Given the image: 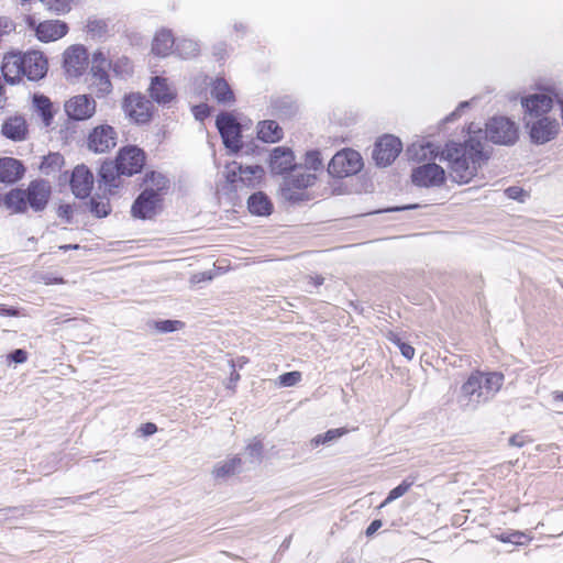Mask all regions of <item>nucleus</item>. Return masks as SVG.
Wrapping results in <instances>:
<instances>
[{
  "instance_id": "nucleus-45",
  "label": "nucleus",
  "mask_w": 563,
  "mask_h": 563,
  "mask_svg": "<svg viewBox=\"0 0 563 563\" xmlns=\"http://www.w3.org/2000/svg\"><path fill=\"white\" fill-rule=\"evenodd\" d=\"M154 329L159 333H169L178 331L184 327V323L178 320H159L153 323Z\"/></svg>"
},
{
  "instance_id": "nucleus-7",
  "label": "nucleus",
  "mask_w": 563,
  "mask_h": 563,
  "mask_svg": "<svg viewBox=\"0 0 563 563\" xmlns=\"http://www.w3.org/2000/svg\"><path fill=\"white\" fill-rule=\"evenodd\" d=\"M530 141L536 145H543L554 140L560 132L559 121L554 118L542 117L526 121Z\"/></svg>"
},
{
  "instance_id": "nucleus-31",
  "label": "nucleus",
  "mask_w": 563,
  "mask_h": 563,
  "mask_svg": "<svg viewBox=\"0 0 563 563\" xmlns=\"http://www.w3.org/2000/svg\"><path fill=\"white\" fill-rule=\"evenodd\" d=\"M257 135L266 143H274L283 137V130L276 121L266 120L258 124Z\"/></svg>"
},
{
  "instance_id": "nucleus-35",
  "label": "nucleus",
  "mask_w": 563,
  "mask_h": 563,
  "mask_svg": "<svg viewBox=\"0 0 563 563\" xmlns=\"http://www.w3.org/2000/svg\"><path fill=\"white\" fill-rule=\"evenodd\" d=\"M294 174L289 179V184L296 188H307L314 184L316 175L311 172L303 170L302 167H296L292 169Z\"/></svg>"
},
{
  "instance_id": "nucleus-8",
  "label": "nucleus",
  "mask_w": 563,
  "mask_h": 563,
  "mask_svg": "<svg viewBox=\"0 0 563 563\" xmlns=\"http://www.w3.org/2000/svg\"><path fill=\"white\" fill-rule=\"evenodd\" d=\"M554 87H547L541 92H534L520 98L521 107L525 113L531 119L548 117L547 114L552 110L555 98L550 91Z\"/></svg>"
},
{
  "instance_id": "nucleus-24",
  "label": "nucleus",
  "mask_w": 563,
  "mask_h": 563,
  "mask_svg": "<svg viewBox=\"0 0 563 563\" xmlns=\"http://www.w3.org/2000/svg\"><path fill=\"white\" fill-rule=\"evenodd\" d=\"M23 164L13 157L0 158V183L14 184L24 175Z\"/></svg>"
},
{
  "instance_id": "nucleus-64",
  "label": "nucleus",
  "mask_w": 563,
  "mask_h": 563,
  "mask_svg": "<svg viewBox=\"0 0 563 563\" xmlns=\"http://www.w3.org/2000/svg\"><path fill=\"white\" fill-rule=\"evenodd\" d=\"M235 362V366L243 367L244 364H246L247 360L245 357H239Z\"/></svg>"
},
{
  "instance_id": "nucleus-5",
  "label": "nucleus",
  "mask_w": 563,
  "mask_h": 563,
  "mask_svg": "<svg viewBox=\"0 0 563 563\" xmlns=\"http://www.w3.org/2000/svg\"><path fill=\"white\" fill-rule=\"evenodd\" d=\"M111 62L102 51L93 53L91 58L90 81L89 87L98 97H103L111 92L112 85L108 75Z\"/></svg>"
},
{
  "instance_id": "nucleus-34",
  "label": "nucleus",
  "mask_w": 563,
  "mask_h": 563,
  "mask_svg": "<svg viewBox=\"0 0 563 563\" xmlns=\"http://www.w3.org/2000/svg\"><path fill=\"white\" fill-rule=\"evenodd\" d=\"M241 466V459L239 456H232L225 461L217 463L213 467L212 474L216 478H225L235 472Z\"/></svg>"
},
{
  "instance_id": "nucleus-43",
  "label": "nucleus",
  "mask_w": 563,
  "mask_h": 563,
  "mask_svg": "<svg viewBox=\"0 0 563 563\" xmlns=\"http://www.w3.org/2000/svg\"><path fill=\"white\" fill-rule=\"evenodd\" d=\"M110 68L121 78H125L132 74V64L126 57H120L115 62H111Z\"/></svg>"
},
{
  "instance_id": "nucleus-55",
  "label": "nucleus",
  "mask_w": 563,
  "mask_h": 563,
  "mask_svg": "<svg viewBox=\"0 0 563 563\" xmlns=\"http://www.w3.org/2000/svg\"><path fill=\"white\" fill-rule=\"evenodd\" d=\"M156 431H157V427H156V424H154V423H152V422L144 423V424H142V426H141V428H140V432H141L144 437L152 435V434H154Z\"/></svg>"
},
{
  "instance_id": "nucleus-11",
  "label": "nucleus",
  "mask_w": 563,
  "mask_h": 563,
  "mask_svg": "<svg viewBox=\"0 0 563 563\" xmlns=\"http://www.w3.org/2000/svg\"><path fill=\"white\" fill-rule=\"evenodd\" d=\"M96 100L89 95L74 96L64 104L68 118L75 121L90 119L96 112Z\"/></svg>"
},
{
  "instance_id": "nucleus-53",
  "label": "nucleus",
  "mask_w": 563,
  "mask_h": 563,
  "mask_svg": "<svg viewBox=\"0 0 563 563\" xmlns=\"http://www.w3.org/2000/svg\"><path fill=\"white\" fill-rule=\"evenodd\" d=\"M230 365L232 367V372L230 374L227 387L229 389L234 390L236 383L240 380V374L235 371V362H234V360L230 361Z\"/></svg>"
},
{
  "instance_id": "nucleus-18",
  "label": "nucleus",
  "mask_w": 563,
  "mask_h": 563,
  "mask_svg": "<svg viewBox=\"0 0 563 563\" xmlns=\"http://www.w3.org/2000/svg\"><path fill=\"white\" fill-rule=\"evenodd\" d=\"M27 207L38 212L46 208L49 196L51 186L48 181L43 179L33 180L25 189Z\"/></svg>"
},
{
  "instance_id": "nucleus-1",
  "label": "nucleus",
  "mask_w": 563,
  "mask_h": 563,
  "mask_svg": "<svg viewBox=\"0 0 563 563\" xmlns=\"http://www.w3.org/2000/svg\"><path fill=\"white\" fill-rule=\"evenodd\" d=\"M483 132L470 136L465 143L450 142L441 152L440 161H446L451 169L450 177L459 184H466L473 179L477 166L484 158Z\"/></svg>"
},
{
  "instance_id": "nucleus-9",
  "label": "nucleus",
  "mask_w": 563,
  "mask_h": 563,
  "mask_svg": "<svg viewBox=\"0 0 563 563\" xmlns=\"http://www.w3.org/2000/svg\"><path fill=\"white\" fill-rule=\"evenodd\" d=\"M216 125L225 147L238 152L241 147V126L235 118L231 113L223 112L218 115Z\"/></svg>"
},
{
  "instance_id": "nucleus-32",
  "label": "nucleus",
  "mask_w": 563,
  "mask_h": 563,
  "mask_svg": "<svg viewBox=\"0 0 563 563\" xmlns=\"http://www.w3.org/2000/svg\"><path fill=\"white\" fill-rule=\"evenodd\" d=\"M247 207L251 213L256 216H268L272 212V202L263 192L253 194L247 200Z\"/></svg>"
},
{
  "instance_id": "nucleus-4",
  "label": "nucleus",
  "mask_w": 563,
  "mask_h": 563,
  "mask_svg": "<svg viewBox=\"0 0 563 563\" xmlns=\"http://www.w3.org/2000/svg\"><path fill=\"white\" fill-rule=\"evenodd\" d=\"M363 168V159L358 152L344 148L339 151L328 165V173L336 178L357 174Z\"/></svg>"
},
{
  "instance_id": "nucleus-44",
  "label": "nucleus",
  "mask_w": 563,
  "mask_h": 563,
  "mask_svg": "<svg viewBox=\"0 0 563 563\" xmlns=\"http://www.w3.org/2000/svg\"><path fill=\"white\" fill-rule=\"evenodd\" d=\"M305 168L309 172H317L323 168V163L319 151H309L306 153Z\"/></svg>"
},
{
  "instance_id": "nucleus-48",
  "label": "nucleus",
  "mask_w": 563,
  "mask_h": 563,
  "mask_svg": "<svg viewBox=\"0 0 563 563\" xmlns=\"http://www.w3.org/2000/svg\"><path fill=\"white\" fill-rule=\"evenodd\" d=\"M301 374L299 372H288L278 377V384L284 387H291L299 383Z\"/></svg>"
},
{
  "instance_id": "nucleus-21",
  "label": "nucleus",
  "mask_w": 563,
  "mask_h": 563,
  "mask_svg": "<svg viewBox=\"0 0 563 563\" xmlns=\"http://www.w3.org/2000/svg\"><path fill=\"white\" fill-rule=\"evenodd\" d=\"M519 139V128L507 117H495V144L514 145Z\"/></svg>"
},
{
  "instance_id": "nucleus-36",
  "label": "nucleus",
  "mask_w": 563,
  "mask_h": 563,
  "mask_svg": "<svg viewBox=\"0 0 563 563\" xmlns=\"http://www.w3.org/2000/svg\"><path fill=\"white\" fill-rule=\"evenodd\" d=\"M33 104L35 109L38 111L40 115L42 117L44 124L46 126L49 125L53 120L51 100L46 96L34 95Z\"/></svg>"
},
{
  "instance_id": "nucleus-61",
  "label": "nucleus",
  "mask_w": 563,
  "mask_h": 563,
  "mask_svg": "<svg viewBox=\"0 0 563 563\" xmlns=\"http://www.w3.org/2000/svg\"><path fill=\"white\" fill-rule=\"evenodd\" d=\"M0 313L4 314V316H10V317L19 316V311L15 308H1Z\"/></svg>"
},
{
  "instance_id": "nucleus-28",
  "label": "nucleus",
  "mask_w": 563,
  "mask_h": 563,
  "mask_svg": "<svg viewBox=\"0 0 563 563\" xmlns=\"http://www.w3.org/2000/svg\"><path fill=\"white\" fill-rule=\"evenodd\" d=\"M176 41L169 30L158 31L152 43V52L157 56H168L175 48Z\"/></svg>"
},
{
  "instance_id": "nucleus-41",
  "label": "nucleus",
  "mask_w": 563,
  "mask_h": 563,
  "mask_svg": "<svg viewBox=\"0 0 563 563\" xmlns=\"http://www.w3.org/2000/svg\"><path fill=\"white\" fill-rule=\"evenodd\" d=\"M77 0H41V2L52 12L64 14L70 11L71 5Z\"/></svg>"
},
{
  "instance_id": "nucleus-6",
  "label": "nucleus",
  "mask_w": 563,
  "mask_h": 563,
  "mask_svg": "<svg viewBox=\"0 0 563 563\" xmlns=\"http://www.w3.org/2000/svg\"><path fill=\"white\" fill-rule=\"evenodd\" d=\"M157 177V188H145L137 197L132 206V213L134 217L141 219L151 218L155 213V208L158 202V191L166 187L167 180L161 174L152 173V179Z\"/></svg>"
},
{
  "instance_id": "nucleus-59",
  "label": "nucleus",
  "mask_w": 563,
  "mask_h": 563,
  "mask_svg": "<svg viewBox=\"0 0 563 563\" xmlns=\"http://www.w3.org/2000/svg\"><path fill=\"white\" fill-rule=\"evenodd\" d=\"M550 91L553 93L559 108H563V92L556 89H551Z\"/></svg>"
},
{
  "instance_id": "nucleus-12",
  "label": "nucleus",
  "mask_w": 563,
  "mask_h": 563,
  "mask_svg": "<svg viewBox=\"0 0 563 563\" xmlns=\"http://www.w3.org/2000/svg\"><path fill=\"white\" fill-rule=\"evenodd\" d=\"M402 144L400 140L393 135L380 137L373 152V158L382 167L390 165L401 152Z\"/></svg>"
},
{
  "instance_id": "nucleus-42",
  "label": "nucleus",
  "mask_w": 563,
  "mask_h": 563,
  "mask_svg": "<svg viewBox=\"0 0 563 563\" xmlns=\"http://www.w3.org/2000/svg\"><path fill=\"white\" fill-rule=\"evenodd\" d=\"M413 485V479H405L402 481L397 487L391 489L387 496V498L382 503L380 507H385L388 504L393 503L394 500L400 498L404 496L410 487Z\"/></svg>"
},
{
  "instance_id": "nucleus-17",
  "label": "nucleus",
  "mask_w": 563,
  "mask_h": 563,
  "mask_svg": "<svg viewBox=\"0 0 563 563\" xmlns=\"http://www.w3.org/2000/svg\"><path fill=\"white\" fill-rule=\"evenodd\" d=\"M144 153L136 146H126L120 150L117 162L119 172L125 176L139 173L144 165Z\"/></svg>"
},
{
  "instance_id": "nucleus-58",
  "label": "nucleus",
  "mask_w": 563,
  "mask_h": 563,
  "mask_svg": "<svg viewBox=\"0 0 563 563\" xmlns=\"http://www.w3.org/2000/svg\"><path fill=\"white\" fill-rule=\"evenodd\" d=\"M323 277L321 276H314V277H308V286H312V287H319L320 285L323 284Z\"/></svg>"
},
{
  "instance_id": "nucleus-13",
  "label": "nucleus",
  "mask_w": 563,
  "mask_h": 563,
  "mask_svg": "<svg viewBox=\"0 0 563 563\" xmlns=\"http://www.w3.org/2000/svg\"><path fill=\"white\" fill-rule=\"evenodd\" d=\"M88 66V53L82 45H73L64 52V69L68 77L77 78Z\"/></svg>"
},
{
  "instance_id": "nucleus-23",
  "label": "nucleus",
  "mask_w": 563,
  "mask_h": 563,
  "mask_svg": "<svg viewBox=\"0 0 563 563\" xmlns=\"http://www.w3.org/2000/svg\"><path fill=\"white\" fill-rule=\"evenodd\" d=\"M2 75L7 82L13 85L23 77V54L8 53L2 60Z\"/></svg>"
},
{
  "instance_id": "nucleus-49",
  "label": "nucleus",
  "mask_w": 563,
  "mask_h": 563,
  "mask_svg": "<svg viewBox=\"0 0 563 563\" xmlns=\"http://www.w3.org/2000/svg\"><path fill=\"white\" fill-rule=\"evenodd\" d=\"M245 453L251 462H258L262 457L263 444L260 441H253L246 446Z\"/></svg>"
},
{
  "instance_id": "nucleus-38",
  "label": "nucleus",
  "mask_w": 563,
  "mask_h": 563,
  "mask_svg": "<svg viewBox=\"0 0 563 563\" xmlns=\"http://www.w3.org/2000/svg\"><path fill=\"white\" fill-rule=\"evenodd\" d=\"M495 538L504 543H510L512 545H525L531 541V538L521 531L501 532L499 534H495Z\"/></svg>"
},
{
  "instance_id": "nucleus-29",
  "label": "nucleus",
  "mask_w": 563,
  "mask_h": 563,
  "mask_svg": "<svg viewBox=\"0 0 563 563\" xmlns=\"http://www.w3.org/2000/svg\"><path fill=\"white\" fill-rule=\"evenodd\" d=\"M439 154V146L431 142H418L411 144L407 150L410 159L422 162L435 158Z\"/></svg>"
},
{
  "instance_id": "nucleus-26",
  "label": "nucleus",
  "mask_w": 563,
  "mask_h": 563,
  "mask_svg": "<svg viewBox=\"0 0 563 563\" xmlns=\"http://www.w3.org/2000/svg\"><path fill=\"white\" fill-rule=\"evenodd\" d=\"M148 90L152 99L158 103H168L176 96L174 88L167 82V79L158 76L152 78Z\"/></svg>"
},
{
  "instance_id": "nucleus-27",
  "label": "nucleus",
  "mask_w": 563,
  "mask_h": 563,
  "mask_svg": "<svg viewBox=\"0 0 563 563\" xmlns=\"http://www.w3.org/2000/svg\"><path fill=\"white\" fill-rule=\"evenodd\" d=\"M1 133L12 141H23L27 133L26 122L20 115L8 118L2 124Z\"/></svg>"
},
{
  "instance_id": "nucleus-37",
  "label": "nucleus",
  "mask_w": 563,
  "mask_h": 563,
  "mask_svg": "<svg viewBox=\"0 0 563 563\" xmlns=\"http://www.w3.org/2000/svg\"><path fill=\"white\" fill-rule=\"evenodd\" d=\"M175 52L181 58H192L199 53V44L192 38H179L175 44Z\"/></svg>"
},
{
  "instance_id": "nucleus-30",
  "label": "nucleus",
  "mask_w": 563,
  "mask_h": 563,
  "mask_svg": "<svg viewBox=\"0 0 563 563\" xmlns=\"http://www.w3.org/2000/svg\"><path fill=\"white\" fill-rule=\"evenodd\" d=\"M3 205L12 213H24L27 210L25 189L14 188L3 196Z\"/></svg>"
},
{
  "instance_id": "nucleus-63",
  "label": "nucleus",
  "mask_w": 563,
  "mask_h": 563,
  "mask_svg": "<svg viewBox=\"0 0 563 563\" xmlns=\"http://www.w3.org/2000/svg\"><path fill=\"white\" fill-rule=\"evenodd\" d=\"M79 246L77 244H67V245H62L59 246L60 250L63 251H68V250H76L78 249Z\"/></svg>"
},
{
  "instance_id": "nucleus-56",
  "label": "nucleus",
  "mask_w": 563,
  "mask_h": 563,
  "mask_svg": "<svg viewBox=\"0 0 563 563\" xmlns=\"http://www.w3.org/2000/svg\"><path fill=\"white\" fill-rule=\"evenodd\" d=\"M470 106V101H463L459 104V107L456 108L455 111H453L451 114H449L446 118H445V121L446 122H451L453 121L455 118H457L460 115V112L462 110H464L465 108H467Z\"/></svg>"
},
{
  "instance_id": "nucleus-25",
  "label": "nucleus",
  "mask_w": 563,
  "mask_h": 563,
  "mask_svg": "<svg viewBox=\"0 0 563 563\" xmlns=\"http://www.w3.org/2000/svg\"><path fill=\"white\" fill-rule=\"evenodd\" d=\"M210 95L218 103L231 107L235 102V95L230 84L222 77L210 82Z\"/></svg>"
},
{
  "instance_id": "nucleus-22",
  "label": "nucleus",
  "mask_w": 563,
  "mask_h": 563,
  "mask_svg": "<svg viewBox=\"0 0 563 563\" xmlns=\"http://www.w3.org/2000/svg\"><path fill=\"white\" fill-rule=\"evenodd\" d=\"M295 156L290 148L278 146L271 153L269 167L273 174H285L296 167Z\"/></svg>"
},
{
  "instance_id": "nucleus-3",
  "label": "nucleus",
  "mask_w": 563,
  "mask_h": 563,
  "mask_svg": "<svg viewBox=\"0 0 563 563\" xmlns=\"http://www.w3.org/2000/svg\"><path fill=\"white\" fill-rule=\"evenodd\" d=\"M225 179L238 190L243 187L252 188L257 186L263 176L264 168L260 165H243L242 163L232 162L225 166Z\"/></svg>"
},
{
  "instance_id": "nucleus-2",
  "label": "nucleus",
  "mask_w": 563,
  "mask_h": 563,
  "mask_svg": "<svg viewBox=\"0 0 563 563\" xmlns=\"http://www.w3.org/2000/svg\"><path fill=\"white\" fill-rule=\"evenodd\" d=\"M490 374L474 372L462 385L459 395V405L464 410H474L488 399L490 391Z\"/></svg>"
},
{
  "instance_id": "nucleus-19",
  "label": "nucleus",
  "mask_w": 563,
  "mask_h": 563,
  "mask_svg": "<svg viewBox=\"0 0 563 563\" xmlns=\"http://www.w3.org/2000/svg\"><path fill=\"white\" fill-rule=\"evenodd\" d=\"M93 187V175L85 165H78L74 168L70 177V188L73 194L80 199L87 198Z\"/></svg>"
},
{
  "instance_id": "nucleus-14",
  "label": "nucleus",
  "mask_w": 563,
  "mask_h": 563,
  "mask_svg": "<svg viewBox=\"0 0 563 563\" xmlns=\"http://www.w3.org/2000/svg\"><path fill=\"white\" fill-rule=\"evenodd\" d=\"M412 183L420 187L441 186L445 179L443 167L434 163L423 164L412 170Z\"/></svg>"
},
{
  "instance_id": "nucleus-52",
  "label": "nucleus",
  "mask_w": 563,
  "mask_h": 563,
  "mask_svg": "<svg viewBox=\"0 0 563 563\" xmlns=\"http://www.w3.org/2000/svg\"><path fill=\"white\" fill-rule=\"evenodd\" d=\"M192 112L197 120L202 121L209 115V107L205 103L195 106Z\"/></svg>"
},
{
  "instance_id": "nucleus-50",
  "label": "nucleus",
  "mask_w": 563,
  "mask_h": 563,
  "mask_svg": "<svg viewBox=\"0 0 563 563\" xmlns=\"http://www.w3.org/2000/svg\"><path fill=\"white\" fill-rule=\"evenodd\" d=\"M504 194L507 198L518 200L521 202H523L525 198L528 196L522 188L517 186L508 187L507 189H505Z\"/></svg>"
},
{
  "instance_id": "nucleus-15",
  "label": "nucleus",
  "mask_w": 563,
  "mask_h": 563,
  "mask_svg": "<svg viewBox=\"0 0 563 563\" xmlns=\"http://www.w3.org/2000/svg\"><path fill=\"white\" fill-rule=\"evenodd\" d=\"M117 145V132L110 125L96 126L88 136V148L95 153H106Z\"/></svg>"
},
{
  "instance_id": "nucleus-51",
  "label": "nucleus",
  "mask_w": 563,
  "mask_h": 563,
  "mask_svg": "<svg viewBox=\"0 0 563 563\" xmlns=\"http://www.w3.org/2000/svg\"><path fill=\"white\" fill-rule=\"evenodd\" d=\"M527 442H531V440L523 433H516L508 440L509 445L517 448H522Z\"/></svg>"
},
{
  "instance_id": "nucleus-60",
  "label": "nucleus",
  "mask_w": 563,
  "mask_h": 563,
  "mask_svg": "<svg viewBox=\"0 0 563 563\" xmlns=\"http://www.w3.org/2000/svg\"><path fill=\"white\" fill-rule=\"evenodd\" d=\"M103 26H104L103 23L100 21H90L88 23V29L90 32H96V31L99 32Z\"/></svg>"
},
{
  "instance_id": "nucleus-20",
  "label": "nucleus",
  "mask_w": 563,
  "mask_h": 563,
  "mask_svg": "<svg viewBox=\"0 0 563 563\" xmlns=\"http://www.w3.org/2000/svg\"><path fill=\"white\" fill-rule=\"evenodd\" d=\"M47 59L43 53L31 51L23 54V77L30 80H38L47 73Z\"/></svg>"
},
{
  "instance_id": "nucleus-40",
  "label": "nucleus",
  "mask_w": 563,
  "mask_h": 563,
  "mask_svg": "<svg viewBox=\"0 0 563 563\" xmlns=\"http://www.w3.org/2000/svg\"><path fill=\"white\" fill-rule=\"evenodd\" d=\"M347 432L349 430L346 428L330 429L325 433L314 437L311 443L314 446L319 444H327L345 435Z\"/></svg>"
},
{
  "instance_id": "nucleus-54",
  "label": "nucleus",
  "mask_w": 563,
  "mask_h": 563,
  "mask_svg": "<svg viewBox=\"0 0 563 563\" xmlns=\"http://www.w3.org/2000/svg\"><path fill=\"white\" fill-rule=\"evenodd\" d=\"M9 357L14 363H24L27 360V353L22 349H16L9 355Z\"/></svg>"
},
{
  "instance_id": "nucleus-16",
  "label": "nucleus",
  "mask_w": 563,
  "mask_h": 563,
  "mask_svg": "<svg viewBox=\"0 0 563 563\" xmlns=\"http://www.w3.org/2000/svg\"><path fill=\"white\" fill-rule=\"evenodd\" d=\"M125 114L136 123H145L152 114V103L144 96L132 93L123 103Z\"/></svg>"
},
{
  "instance_id": "nucleus-10",
  "label": "nucleus",
  "mask_w": 563,
  "mask_h": 563,
  "mask_svg": "<svg viewBox=\"0 0 563 563\" xmlns=\"http://www.w3.org/2000/svg\"><path fill=\"white\" fill-rule=\"evenodd\" d=\"M26 23L29 27L34 29L35 35L41 42L57 41L65 36L68 32L67 24L59 20H48L36 23L34 18L27 16Z\"/></svg>"
},
{
  "instance_id": "nucleus-46",
  "label": "nucleus",
  "mask_w": 563,
  "mask_h": 563,
  "mask_svg": "<svg viewBox=\"0 0 563 563\" xmlns=\"http://www.w3.org/2000/svg\"><path fill=\"white\" fill-rule=\"evenodd\" d=\"M90 210L98 218L107 217L110 213V205L108 200L91 198Z\"/></svg>"
},
{
  "instance_id": "nucleus-47",
  "label": "nucleus",
  "mask_w": 563,
  "mask_h": 563,
  "mask_svg": "<svg viewBox=\"0 0 563 563\" xmlns=\"http://www.w3.org/2000/svg\"><path fill=\"white\" fill-rule=\"evenodd\" d=\"M390 340L399 347L401 354L407 360H412L415 356V347L408 343H405L396 334L390 335Z\"/></svg>"
},
{
  "instance_id": "nucleus-33",
  "label": "nucleus",
  "mask_w": 563,
  "mask_h": 563,
  "mask_svg": "<svg viewBox=\"0 0 563 563\" xmlns=\"http://www.w3.org/2000/svg\"><path fill=\"white\" fill-rule=\"evenodd\" d=\"M122 174L119 172V164L118 162H104L100 167V178L103 181L106 186L109 187V190L111 191V188L119 187L118 178Z\"/></svg>"
},
{
  "instance_id": "nucleus-62",
  "label": "nucleus",
  "mask_w": 563,
  "mask_h": 563,
  "mask_svg": "<svg viewBox=\"0 0 563 563\" xmlns=\"http://www.w3.org/2000/svg\"><path fill=\"white\" fill-rule=\"evenodd\" d=\"M70 212L71 209L69 206H60L58 209L59 217H66L67 219H69Z\"/></svg>"
},
{
  "instance_id": "nucleus-39",
  "label": "nucleus",
  "mask_w": 563,
  "mask_h": 563,
  "mask_svg": "<svg viewBox=\"0 0 563 563\" xmlns=\"http://www.w3.org/2000/svg\"><path fill=\"white\" fill-rule=\"evenodd\" d=\"M63 163H64V158L60 154L52 153L43 158L40 169L43 174L48 175V174L57 170L58 168H60Z\"/></svg>"
},
{
  "instance_id": "nucleus-57",
  "label": "nucleus",
  "mask_w": 563,
  "mask_h": 563,
  "mask_svg": "<svg viewBox=\"0 0 563 563\" xmlns=\"http://www.w3.org/2000/svg\"><path fill=\"white\" fill-rule=\"evenodd\" d=\"M382 526H383V523L378 519L372 521L371 525L366 529V536L372 537Z\"/></svg>"
}]
</instances>
